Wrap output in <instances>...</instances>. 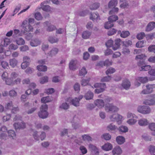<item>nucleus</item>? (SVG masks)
Listing matches in <instances>:
<instances>
[{
    "instance_id": "f257e3e1",
    "label": "nucleus",
    "mask_w": 155,
    "mask_h": 155,
    "mask_svg": "<svg viewBox=\"0 0 155 155\" xmlns=\"http://www.w3.org/2000/svg\"><path fill=\"white\" fill-rule=\"evenodd\" d=\"M48 109V106L46 104L42 105L40 108V111L39 112L38 115L39 117L42 119L47 118L48 115V113L47 111Z\"/></svg>"
},
{
    "instance_id": "f03ea898",
    "label": "nucleus",
    "mask_w": 155,
    "mask_h": 155,
    "mask_svg": "<svg viewBox=\"0 0 155 155\" xmlns=\"http://www.w3.org/2000/svg\"><path fill=\"white\" fill-rule=\"evenodd\" d=\"M21 27H22L24 31H21L23 34L25 33V31L29 32L32 31L33 30V28L31 26L30 24H28L27 21L26 20H24L22 23L21 25Z\"/></svg>"
},
{
    "instance_id": "7ed1b4c3",
    "label": "nucleus",
    "mask_w": 155,
    "mask_h": 155,
    "mask_svg": "<svg viewBox=\"0 0 155 155\" xmlns=\"http://www.w3.org/2000/svg\"><path fill=\"white\" fill-rule=\"evenodd\" d=\"M94 86L96 88H98L95 90V92L97 94L104 91L106 88V85L105 83H96L94 84Z\"/></svg>"
},
{
    "instance_id": "20e7f679",
    "label": "nucleus",
    "mask_w": 155,
    "mask_h": 155,
    "mask_svg": "<svg viewBox=\"0 0 155 155\" xmlns=\"http://www.w3.org/2000/svg\"><path fill=\"white\" fill-rule=\"evenodd\" d=\"M151 109L150 107L145 106H140L137 108V111L142 114H147L151 112Z\"/></svg>"
},
{
    "instance_id": "39448f33",
    "label": "nucleus",
    "mask_w": 155,
    "mask_h": 155,
    "mask_svg": "<svg viewBox=\"0 0 155 155\" xmlns=\"http://www.w3.org/2000/svg\"><path fill=\"white\" fill-rule=\"evenodd\" d=\"M105 109L106 112L111 111L112 112H117L119 110V108L112 104H108L105 105Z\"/></svg>"
},
{
    "instance_id": "423d86ee",
    "label": "nucleus",
    "mask_w": 155,
    "mask_h": 155,
    "mask_svg": "<svg viewBox=\"0 0 155 155\" xmlns=\"http://www.w3.org/2000/svg\"><path fill=\"white\" fill-rule=\"evenodd\" d=\"M146 87V92H145V90H143L141 92V94H148L151 93L153 91V88L155 87V84H149L147 85Z\"/></svg>"
},
{
    "instance_id": "0eeeda50",
    "label": "nucleus",
    "mask_w": 155,
    "mask_h": 155,
    "mask_svg": "<svg viewBox=\"0 0 155 155\" xmlns=\"http://www.w3.org/2000/svg\"><path fill=\"white\" fill-rule=\"evenodd\" d=\"M151 99H147L143 102V104L146 105H153L155 104V94H152L150 95Z\"/></svg>"
},
{
    "instance_id": "6e6552de",
    "label": "nucleus",
    "mask_w": 155,
    "mask_h": 155,
    "mask_svg": "<svg viewBox=\"0 0 155 155\" xmlns=\"http://www.w3.org/2000/svg\"><path fill=\"white\" fill-rule=\"evenodd\" d=\"M83 98V96L81 95L78 98L76 97L74 99L71 100L70 98L68 99V100H70L71 101L70 103H71L73 105L75 106H78L79 105V101Z\"/></svg>"
},
{
    "instance_id": "1a4fd4ad",
    "label": "nucleus",
    "mask_w": 155,
    "mask_h": 155,
    "mask_svg": "<svg viewBox=\"0 0 155 155\" xmlns=\"http://www.w3.org/2000/svg\"><path fill=\"white\" fill-rule=\"evenodd\" d=\"M110 118L112 121H120L122 118V116L118 114H114L110 116Z\"/></svg>"
},
{
    "instance_id": "9d476101",
    "label": "nucleus",
    "mask_w": 155,
    "mask_h": 155,
    "mask_svg": "<svg viewBox=\"0 0 155 155\" xmlns=\"http://www.w3.org/2000/svg\"><path fill=\"white\" fill-rule=\"evenodd\" d=\"M13 126L16 130L23 129L25 127V124L21 121L20 122H18L15 123Z\"/></svg>"
},
{
    "instance_id": "9b49d317",
    "label": "nucleus",
    "mask_w": 155,
    "mask_h": 155,
    "mask_svg": "<svg viewBox=\"0 0 155 155\" xmlns=\"http://www.w3.org/2000/svg\"><path fill=\"white\" fill-rule=\"evenodd\" d=\"M41 41L38 38H34L31 40L30 44L32 47H36L40 45Z\"/></svg>"
},
{
    "instance_id": "f8f14e48",
    "label": "nucleus",
    "mask_w": 155,
    "mask_h": 155,
    "mask_svg": "<svg viewBox=\"0 0 155 155\" xmlns=\"http://www.w3.org/2000/svg\"><path fill=\"white\" fill-rule=\"evenodd\" d=\"M112 152L114 155H119L122 153V150L120 147L117 146L114 148Z\"/></svg>"
},
{
    "instance_id": "ddd939ff",
    "label": "nucleus",
    "mask_w": 155,
    "mask_h": 155,
    "mask_svg": "<svg viewBox=\"0 0 155 155\" xmlns=\"http://www.w3.org/2000/svg\"><path fill=\"white\" fill-rule=\"evenodd\" d=\"M155 27V22L152 21L148 23L147 26L145 31H150L153 30Z\"/></svg>"
},
{
    "instance_id": "4468645a",
    "label": "nucleus",
    "mask_w": 155,
    "mask_h": 155,
    "mask_svg": "<svg viewBox=\"0 0 155 155\" xmlns=\"http://www.w3.org/2000/svg\"><path fill=\"white\" fill-rule=\"evenodd\" d=\"M122 41L119 38H117L115 41V45L113 46V49L114 50H116L121 45Z\"/></svg>"
},
{
    "instance_id": "2eb2a0df",
    "label": "nucleus",
    "mask_w": 155,
    "mask_h": 155,
    "mask_svg": "<svg viewBox=\"0 0 155 155\" xmlns=\"http://www.w3.org/2000/svg\"><path fill=\"white\" fill-rule=\"evenodd\" d=\"M122 86L124 89L127 90L130 86V82L128 80H125L123 81Z\"/></svg>"
},
{
    "instance_id": "dca6fc26",
    "label": "nucleus",
    "mask_w": 155,
    "mask_h": 155,
    "mask_svg": "<svg viewBox=\"0 0 155 155\" xmlns=\"http://www.w3.org/2000/svg\"><path fill=\"white\" fill-rule=\"evenodd\" d=\"M118 34H120V37L123 38H126L130 35L129 32L128 31H118Z\"/></svg>"
},
{
    "instance_id": "f3484780",
    "label": "nucleus",
    "mask_w": 155,
    "mask_h": 155,
    "mask_svg": "<svg viewBox=\"0 0 155 155\" xmlns=\"http://www.w3.org/2000/svg\"><path fill=\"white\" fill-rule=\"evenodd\" d=\"M95 105L100 108H101L104 107V102L103 100L98 99L94 101Z\"/></svg>"
},
{
    "instance_id": "a211bd4d",
    "label": "nucleus",
    "mask_w": 155,
    "mask_h": 155,
    "mask_svg": "<svg viewBox=\"0 0 155 155\" xmlns=\"http://www.w3.org/2000/svg\"><path fill=\"white\" fill-rule=\"evenodd\" d=\"M112 148V145L109 143L105 144L104 145L102 146V149L107 151L111 150Z\"/></svg>"
},
{
    "instance_id": "6ab92c4d",
    "label": "nucleus",
    "mask_w": 155,
    "mask_h": 155,
    "mask_svg": "<svg viewBox=\"0 0 155 155\" xmlns=\"http://www.w3.org/2000/svg\"><path fill=\"white\" fill-rule=\"evenodd\" d=\"M148 122L145 118L140 119L138 120V124L140 126H145L148 125Z\"/></svg>"
},
{
    "instance_id": "aec40b11",
    "label": "nucleus",
    "mask_w": 155,
    "mask_h": 155,
    "mask_svg": "<svg viewBox=\"0 0 155 155\" xmlns=\"http://www.w3.org/2000/svg\"><path fill=\"white\" fill-rule=\"evenodd\" d=\"M45 24L47 25L48 28L46 29L47 31L51 32L55 30L56 29V27L53 25L48 24V22L46 21L45 23Z\"/></svg>"
},
{
    "instance_id": "412c9836",
    "label": "nucleus",
    "mask_w": 155,
    "mask_h": 155,
    "mask_svg": "<svg viewBox=\"0 0 155 155\" xmlns=\"http://www.w3.org/2000/svg\"><path fill=\"white\" fill-rule=\"evenodd\" d=\"M89 148L92 151L94 152L95 154H98L99 150L95 146L92 144H90L89 145Z\"/></svg>"
},
{
    "instance_id": "4be33fe9",
    "label": "nucleus",
    "mask_w": 155,
    "mask_h": 155,
    "mask_svg": "<svg viewBox=\"0 0 155 155\" xmlns=\"http://www.w3.org/2000/svg\"><path fill=\"white\" fill-rule=\"evenodd\" d=\"M45 2H43L41 4V8L44 11L49 12L50 10V7L49 6L45 5Z\"/></svg>"
},
{
    "instance_id": "5701e85b",
    "label": "nucleus",
    "mask_w": 155,
    "mask_h": 155,
    "mask_svg": "<svg viewBox=\"0 0 155 155\" xmlns=\"http://www.w3.org/2000/svg\"><path fill=\"white\" fill-rule=\"evenodd\" d=\"M77 61L76 60H71L70 62L69 67L70 69L71 70H73L76 68V65Z\"/></svg>"
},
{
    "instance_id": "b1692460",
    "label": "nucleus",
    "mask_w": 155,
    "mask_h": 155,
    "mask_svg": "<svg viewBox=\"0 0 155 155\" xmlns=\"http://www.w3.org/2000/svg\"><path fill=\"white\" fill-rule=\"evenodd\" d=\"M94 96L93 93L91 91H88L84 95V97L86 100H89L92 99Z\"/></svg>"
},
{
    "instance_id": "393cba45",
    "label": "nucleus",
    "mask_w": 155,
    "mask_h": 155,
    "mask_svg": "<svg viewBox=\"0 0 155 155\" xmlns=\"http://www.w3.org/2000/svg\"><path fill=\"white\" fill-rule=\"evenodd\" d=\"M107 129L110 131H116L117 130V128L115 125L113 124H110L107 127Z\"/></svg>"
},
{
    "instance_id": "a878e982",
    "label": "nucleus",
    "mask_w": 155,
    "mask_h": 155,
    "mask_svg": "<svg viewBox=\"0 0 155 155\" xmlns=\"http://www.w3.org/2000/svg\"><path fill=\"white\" fill-rule=\"evenodd\" d=\"M90 19L93 21L98 20L100 19L99 14L97 13H93L91 14Z\"/></svg>"
},
{
    "instance_id": "bb28decb",
    "label": "nucleus",
    "mask_w": 155,
    "mask_h": 155,
    "mask_svg": "<svg viewBox=\"0 0 155 155\" xmlns=\"http://www.w3.org/2000/svg\"><path fill=\"white\" fill-rule=\"evenodd\" d=\"M91 34V32L88 31H84L82 34V37L84 39H87Z\"/></svg>"
},
{
    "instance_id": "cd10ccee",
    "label": "nucleus",
    "mask_w": 155,
    "mask_h": 155,
    "mask_svg": "<svg viewBox=\"0 0 155 155\" xmlns=\"http://www.w3.org/2000/svg\"><path fill=\"white\" fill-rule=\"evenodd\" d=\"M116 140L118 144H121L124 142L125 139L123 136H117Z\"/></svg>"
},
{
    "instance_id": "c85d7f7f",
    "label": "nucleus",
    "mask_w": 155,
    "mask_h": 155,
    "mask_svg": "<svg viewBox=\"0 0 155 155\" xmlns=\"http://www.w3.org/2000/svg\"><path fill=\"white\" fill-rule=\"evenodd\" d=\"M117 0H111L108 3V7L109 8L114 7L117 5Z\"/></svg>"
},
{
    "instance_id": "c756f323",
    "label": "nucleus",
    "mask_w": 155,
    "mask_h": 155,
    "mask_svg": "<svg viewBox=\"0 0 155 155\" xmlns=\"http://www.w3.org/2000/svg\"><path fill=\"white\" fill-rule=\"evenodd\" d=\"M149 74L151 76H153L152 78H150L149 79L152 81L155 79V69H151L148 71Z\"/></svg>"
},
{
    "instance_id": "7c9ffc66",
    "label": "nucleus",
    "mask_w": 155,
    "mask_h": 155,
    "mask_svg": "<svg viewBox=\"0 0 155 155\" xmlns=\"http://www.w3.org/2000/svg\"><path fill=\"white\" fill-rule=\"evenodd\" d=\"M117 130L120 132L122 133H126L128 131V127L124 126H121L119 128H117Z\"/></svg>"
},
{
    "instance_id": "2f4dec72",
    "label": "nucleus",
    "mask_w": 155,
    "mask_h": 155,
    "mask_svg": "<svg viewBox=\"0 0 155 155\" xmlns=\"http://www.w3.org/2000/svg\"><path fill=\"white\" fill-rule=\"evenodd\" d=\"M51 101V98L49 96L43 97L41 99L42 103H44L45 104L46 103L50 102Z\"/></svg>"
},
{
    "instance_id": "473e14b6",
    "label": "nucleus",
    "mask_w": 155,
    "mask_h": 155,
    "mask_svg": "<svg viewBox=\"0 0 155 155\" xmlns=\"http://www.w3.org/2000/svg\"><path fill=\"white\" fill-rule=\"evenodd\" d=\"M17 63V61L15 59L13 58L9 60V64L12 68H14L16 66Z\"/></svg>"
},
{
    "instance_id": "72a5a7b5",
    "label": "nucleus",
    "mask_w": 155,
    "mask_h": 155,
    "mask_svg": "<svg viewBox=\"0 0 155 155\" xmlns=\"http://www.w3.org/2000/svg\"><path fill=\"white\" fill-rule=\"evenodd\" d=\"M17 44L19 45H23L25 43V40L21 38H17L15 40Z\"/></svg>"
},
{
    "instance_id": "f704fd0d",
    "label": "nucleus",
    "mask_w": 155,
    "mask_h": 155,
    "mask_svg": "<svg viewBox=\"0 0 155 155\" xmlns=\"http://www.w3.org/2000/svg\"><path fill=\"white\" fill-rule=\"evenodd\" d=\"M37 68L40 71H45L47 70V67L45 65H39L37 66Z\"/></svg>"
},
{
    "instance_id": "c9c22d12",
    "label": "nucleus",
    "mask_w": 155,
    "mask_h": 155,
    "mask_svg": "<svg viewBox=\"0 0 155 155\" xmlns=\"http://www.w3.org/2000/svg\"><path fill=\"white\" fill-rule=\"evenodd\" d=\"M58 49L56 48H53L48 53L49 55L51 56H52L56 54L58 52Z\"/></svg>"
},
{
    "instance_id": "e433bc0d",
    "label": "nucleus",
    "mask_w": 155,
    "mask_h": 155,
    "mask_svg": "<svg viewBox=\"0 0 155 155\" xmlns=\"http://www.w3.org/2000/svg\"><path fill=\"white\" fill-rule=\"evenodd\" d=\"M112 16H110L108 18V21H111V22H113L116 21L118 19V17L116 15L112 14Z\"/></svg>"
},
{
    "instance_id": "4c0bfd02",
    "label": "nucleus",
    "mask_w": 155,
    "mask_h": 155,
    "mask_svg": "<svg viewBox=\"0 0 155 155\" xmlns=\"http://www.w3.org/2000/svg\"><path fill=\"white\" fill-rule=\"evenodd\" d=\"M60 109L64 110H67L69 107V105L66 103H62L59 107Z\"/></svg>"
},
{
    "instance_id": "58836bf2",
    "label": "nucleus",
    "mask_w": 155,
    "mask_h": 155,
    "mask_svg": "<svg viewBox=\"0 0 155 155\" xmlns=\"http://www.w3.org/2000/svg\"><path fill=\"white\" fill-rule=\"evenodd\" d=\"M113 22L109 21L108 22L105 23L104 25V27L106 29H108L113 26Z\"/></svg>"
},
{
    "instance_id": "ea45409f",
    "label": "nucleus",
    "mask_w": 155,
    "mask_h": 155,
    "mask_svg": "<svg viewBox=\"0 0 155 155\" xmlns=\"http://www.w3.org/2000/svg\"><path fill=\"white\" fill-rule=\"evenodd\" d=\"M13 107L12 102V101L7 103L5 106V109L7 110H10Z\"/></svg>"
},
{
    "instance_id": "a19ab883",
    "label": "nucleus",
    "mask_w": 155,
    "mask_h": 155,
    "mask_svg": "<svg viewBox=\"0 0 155 155\" xmlns=\"http://www.w3.org/2000/svg\"><path fill=\"white\" fill-rule=\"evenodd\" d=\"M127 0H120V2H123L120 5V7L121 8H125L128 6V3H127Z\"/></svg>"
},
{
    "instance_id": "79ce46f5",
    "label": "nucleus",
    "mask_w": 155,
    "mask_h": 155,
    "mask_svg": "<svg viewBox=\"0 0 155 155\" xmlns=\"http://www.w3.org/2000/svg\"><path fill=\"white\" fill-rule=\"evenodd\" d=\"M137 80L140 82L144 83H146L148 81V79L147 77H138L137 78Z\"/></svg>"
},
{
    "instance_id": "37998d69",
    "label": "nucleus",
    "mask_w": 155,
    "mask_h": 155,
    "mask_svg": "<svg viewBox=\"0 0 155 155\" xmlns=\"http://www.w3.org/2000/svg\"><path fill=\"white\" fill-rule=\"evenodd\" d=\"M99 6L100 5L99 3H94L90 5V8L91 10H94L97 9L98 8H99Z\"/></svg>"
},
{
    "instance_id": "c03bdc74",
    "label": "nucleus",
    "mask_w": 155,
    "mask_h": 155,
    "mask_svg": "<svg viewBox=\"0 0 155 155\" xmlns=\"http://www.w3.org/2000/svg\"><path fill=\"white\" fill-rule=\"evenodd\" d=\"M58 41V38L52 36L48 38V41L51 43H56Z\"/></svg>"
},
{
    "instance_id": "a18cd8bd",
    "label": "nucleus",
    "mask_w": 155,
    "mask_h": 155,
    "mask_svg": "<svg viewBox=\"0 0 155 155\" xmlns=\"http://www.w3.org/2000/svg\"><path fill=\"white\" fill-rule=\"evenodd\" d=\"M87 71L84 67H83L80 70L79 75L80 76H84L87 73Z\"/></svg>"
},
{
    "instance_id": "49530a36",
    "label": "nucleus",
    "mask_w": 155,
    "mask_h": 155,
    "mask_svg": "<svg viewBox=\"0 0 155 155\" xmlns=\"http://www.w3.org/2000/svg\"><path fill=\"white\" fill-rule=\"evenodd\" d=\"M127 117L128 118H130L131 119L137 118L138 117L135 114L130 112H128L127 113Z\"/></svg>"
},
{
    "instance_id": "de8ad7c7",
    "label": "nucleus",
    "mask_w": 155,
    "mask_h": 155,
    "mask_svg": "<svg viewBox=\"0 0 155 155\" xmlns=\"http://www.w3.org/2000/svg\"><path fill=\"white\" fill-rule=\"evenodd\" d=\"M7 130V128L5 126H3L0 128V136H4V133L6 132Z\"/></svg>"
},
{
    "instance_id": "09e8293b",
    "label": "nucleus",
    "mask_w": 155,
    "mask_h": 155,
    "mask_svg": "<svg viewBox=\"0 0 155 155\" xmlns=\"http://www.w3.org/2000/svg\"><path fill=\"white\" fill-rule=\"evenodd\" d=\"M35 18L37 20H40L42 18V16L39 12H36L35 14Z\"/></svg>"
},
{
    "instance_id": "8fccbe9b",
    "label": "nucleus",
    "mask_w": 155,
    "mask_h": 155,
    "mask_svg": "<svg viewBox=\"0 0 155 155\" xmlns=\"http://www.w3.org/2000/svg\"><path fill=\"white\" fill-rule=\"evenodd\" d=\"M90 79V78H88L87 79H83L81 81V85L84 86L88 84Z\"/></svg>"
},
{
    "instance_id": "3c124183",
    "label": "nucleus",
    "mask_w": 155,
    "mask_h": 155,
    "mask_svg": "<svg viewBox=\"0 0 155 155\" xmlns=\"http://www.w3.org/2000/svg\"><path fill=\"white\" fill-rule=\"evenodd\" d=\"M71 132L70 129H64L61 131V134L62 136L68 135L69 133H70Z\"/></svg>"
},
{
    "instance_id": "603ef678",
    "label": "nucleus",
    "mask_w": 155,
    "mask_h": 155,
    "mask_svg": "<svg viewBox=\"0 0 155 155\" xmlns=\"http://www.w3.org/2000/svg\"><path fill=\"white\" fill-rule=\"evenodd\" d=\"M151 68V66L150 65H145L144 66L141 67L140 68V71H147L149 70Z\"/></svg>"
},
{
    "instance_id": "864d4df0",
    "label": "nucleus",
    "mask_w": 155,
    "mask_h": 155,
    "mask_svg": "<svg viewBox=\"0 0 155 155\" xmlns=\"http://www.w3.org/2000/svg\"><path fill=\"white\" fill-rule=\"evenodd\" d=\"M137 120L134 119H130L127 120V122L130 125H134L137 122Z\"/></svg>"
},
{
    "instance_id": "5fc2aeb1",
    "label": "nucleus",
    "mask_w": 155,
    "mask_h": 155,
    "mask_svg": "<svg viewBox=\"0 0 155 155\" xmlns=\"http://www.w3.org/2000/svg\"><path fill=\"white\" fill-rule=\"evenodd\" d=\"M148 127L151 131H155V123H151L149 124Z\"/></svg>"
},
{
    "instance_id": "6e6d98bb",
    "label": "nucleus",
    "mask_w": 155,
    "mask_h": 155,
    "mask_svg": "<svg viewBox=\"0 0 155 155\" xmlns=\"http://www.w3.org/2000/svg\"><path fill=\"white\" fill-rule=\"evenodd\" d=\"M48 81V77L47 76L41 78L40 80V83L41 84H44L47 82Z\"/></svg>"
},
{
    "instance_id": "4d7b16f0",
    "label": "nucleus",
    "mask_w": 155,
    "mask_h": 155,
    "mask_svg": "<svg viewBox=\"0 0 155 155\" xmlns=\"http://www.w3.org/2000/svg\"><path fill=\"white\" fill-rule=\"evenodd\" d=\"M5 82L6 84L8 85H13L14 84L13 80L11 79L10 78L7 79L5 80Z\"/></svg>"
},
{
    "instance_id": "13d9d810",
    "label": "nucleus",
    "mask_w": 155,
    "mask_h": 155,
    "mask_svg": "<svg viewBox=\"0 0 155 155\" xmlns=\"http://www.w3.org/2000/svg\"><path fill=\"white\" fill-rule=\"evenodd\" d=\"M104 62L103 61H100L99 62L97 63L96 65V68L98 69L100 68L103 67L104 66Z\"/></svg>"
},
{
    "instance_id": "bf43d9fd",
    "label": "nucleus",
    "mask_w": 155,
    "mask_h": 155,
    "mask_svg": "<svg viewBox=\"0 0 155 155\" xmlns=\"http://www.w3.org/2000/svg\"><path fill=\"white\" fill-rule=\"evenodd\" d=\"M115 69L114 68L110 67L109 68L106 72V73L107 75L109 74H111L114 73L115 72Z\"/></svg>"
},
{
    "instance_id": "052dcab7",
    "label": "nucleus",
    "mask_w": 155,
    "mask_h": 155,
    "mask_svg": "<svg viewBox=\"0 0 155 155\" xmlns=\"http://www.w3.org/2000/svg\"><path fill=\"white\" fill-rule=\"evenodd\" d=\"M111 78L110 76H108L102 78L101 80L102 82H107L110 81Z\"/></svg>"
},
{
    "instance_id": "680f3d73",
    "label": "nucleus",
    "mask_w": 155,
    "mask_h": 155,
    "mask_svg": "<svg viewBox=\"0 0 155 155\" xmlns=\"http://www.w3.org/2000/svg\"><path fill=\"white\" fill-rule=\"evenodd\" d=\"M123 43L124 45L126 47H127L131 45L132 42L131 41L127 40L123 41Z\"/></svg>"
},
{
    "instance_id": "e2e57ef3",
    "label": "nucleus",
    "mask_w": 155,
    "mask_h": 155,
    "mask_svg": "<svg viewBox=\"0 0 155 155\" xmlns=\"http://www.w3.org/2000/svg\"><path fill=\"white\" fill-rule=\"evenodd\" d=\"M148 51L150 52L155 53V45H151L148 48Z\"/></svg>"
},
{
    "instance_id": "0e129e2a",
    "label": "nucleus",
    "mask_w": 155,
    "mask_h": 155,
    "mask_svg": "<svg viewBox=\"0 0 155 155\" xmlns=\"http://www.w3.org/2000/svg\"><path fill=\"white\" fill-rule=\"evenodd\" d=\"M145 36V33L143 32H142L137 35V38L139 40H141L143 39Z\"/></svg>"
},
{
    "instance_id": "69168bd1",
    "label": "nucleus",
    "mask_w": 155,
    "mask_h": 155,
    "mask_svg": "<svg viewBox=\"0 0 155 155\" xmlns=\"http://www.w3.org/2000/svg\"><path fill=\"white\" fill-rule=\"evenodd\" d=\"M1 65L2 67L4 69H8L9 67L8 63L6 61H2L1 63Z\"/></svg>"
},
{
    "instance_id": "338daca9",
    "label": "nucleus",
    "mask_w": 155,
    "mask_h": 155,
    "mask_svg": "<svg viewBox=\"0 0 155 155\" xmlns=\"http://www.w3.org/2000/svg\"><path fill=\"white\" fill-rule=\"evenodd\" d=\"M144 42L143 41H139L136 44V47L137 48H141L144 46Z\"/></svg>"
},
{
    "instance_id": "774afa93",
    "label": "nucleus",
    "mask_w": 155,
    "mask_h": 155,
    "mask_svg": "<svg viewBox=\"0 0 155 155\" xmlns=\"http://www.w3.org/2000/svg\"><path fill=\"white\" fill-rule=\"evenodd\" d=\"M149 151L152 155H155V147L150 146L149 149Z\"/></svg>"
}]
</instances>
